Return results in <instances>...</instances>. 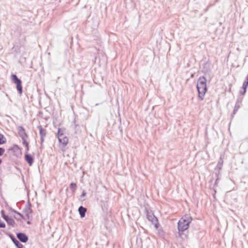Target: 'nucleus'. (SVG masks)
<instances>
[{
  "label": "nucleus",
  "mask_w": 248,
  "mask_h": 248,
  "mask_svg": "<svg viewBox=\"0 0 248 248\" xmlns=\"http://www.w3.org/2000/svg\"><path fill=\"white\" fill-rule=\"evenodd\" d=\"M87 211V209L86 208L83 207L81 206L78 208V212L79 213L80 216L81 217H84L85 216V213Z\"/></svg>",
  "instance_id": "obj_9"
},
{
  "label": "nucleus",
  "mask_w": 248,
  "mask_h": 248,
  "mask_svg": "<svg viewBox=\"0 0 248 248\" xmlns=\"http://www.w3.org/2000/svg\"><path fill=\"white\" fill-rule=\"evenodd\" d=\"M77 185L75 183H71L69 186L70 189L72 190V192H75L77 189Z\"/></svg>",
  "instance_id": "obj_16"
},
{
  "label": "nucleus",
  "mask_w": 248,
  "mask_h": 248,
  "mask_svg": "<svg viewBox=\"0 0 248 248\" xmlns=\"http://www.w3.org/2000/svg\"><path fill=\"white\" fill-rule=\"evenodd\" d=\"M8 220H7V223L9 225H11L12 226H14V224L15 223V222L13 218H11V217L9 219H8Z\"/></svg>",
  "instance_id": "obj_17"
},
{
  "label": "nucleus",
  "mask_w": 248,
  "mask_h": 248,
  "mask_svg": "<svg viewBox=\"0 0 248 248\" xmlns=\"http://www.w3.org/2000/svg\"><path fill=\"white\" fill-rule=\"evenodd\" d=\"M1 159H0V164L1 163Z\"/></svg>",
  "instance_id": "obj_28"
},
{
  "label": "nucleus",
  "mask_w": 248,
  "mask_h": 248,
  "mask_svg": "<svg viewBox=\"0 0 248 248\" xmlns=\"http://www.w3.org/2000/svg\"><path fill=\"white\" fill-rule=\"evenodd\" d=\"M191 221L192 218L188 215H185L182 217L178 222V229L179 231L184 232L187 230Z\"/></svg>",
  "instance_id": "obj_2"
},
{
  "label": "nucleus",
  "mask_w": 248,
  "mask_h": 248,
  "mask_svg": "<svg viewBox=\"0 0 248 248\" xmlns=\"http://www.w3.org/2000/svg\"><path fill=\"white\" fill-rule=\"evenodd\" d=\"M193 77H194V74H191V77L193 78Z\"/></svg>",
  "instance_id": "obj_27"
},
{
  "label": "nucleus",
  "mask_w": 248,
  "mask_h": 248,
  "mask_svg": "<svg viewBox=\"0 0 248 248\" xmlns=\"http://www.w3.org/2000/svg\"><path fill=\"white\" fill-rule=\"evenodd\" d=\"M17 129L18 135L21 139L28 137V135L25 132V130L23 127L18 126Z\"/></svg>",
  "instance_id": "obj_6"
},
{
  "label": "nucleus",
  "mask_w": 248,
  "mask_h": 248,
  "mask_svg": "<svg viewBox=\"0 0 248 248\" xmlns=\"http://www.w3.org/2000/svg\"><path fill=\"white\" fill-rule=\"evenodd\" d=\"M86 192H85V190H83V191H82V194H81V197H84V196L86 195Z\"/></svg>",
  "instance_id": "obj_23"
},
{
  "label": "nucleus",
  "mask_w": 248,
  "mask_h": 248,
  "mask_svg": "<svg viewBox=\"0 0 248 248\" xmlns=\"http://www.w3.org/2000/svg\"><path fill=\"white\" fill-rule=\"evenodd\" d=\"M147 218L155 226V229H157L159 225L158 219L151 211L147 212Z\"/></svg>",
  "instance_id": "obj_4"
},
{
  "label": "nucleus",
  "mask_w": 248,
  "mask_h": 248,
  "mask_svg": "<svg viewBox=\"0 0 248 248\" xmlns=\"http://www.w3.org/2000/svg\"><path fill=\"white\" fill-rule=\"evenodd\" d=\"M223 164V160L221 159H220L218 161V165H221Z\"/></svg>",
  "instance_id": "obj_22"
},
{
  "label": "nucleus",
  "mask_w": 248,
  "mask_h": 248,
  "mask_svg": "<svg viewBox=\"0 0 248 248\" xmlns=\"http://www.w3.org/2000/svg\"><path fill=\"white\" fill-rule=\"evenodd\" d=\"M39 129V134L41 137H46V130L42 127L41 126H38L37 127Z\"/></svg>",
  "instance_id": "obj_11"
},
{
  "label": "nucleus",
  "mask_w": 248,
  "mask_h": 248,
  "mask_svg": "<svg viewBox=\"0 0 248 248\" xmlns=\"http://www.w3.org/2000/svg\"><path fill=\"white\" fill-rule=\"evenodd\" d=\"M12 79L13 82L16 84L17 89L20 94L22 93V87L21 85V81L17 77L16 75L12 76Z\"/></svg>",
  "instance_id": "obj_5"
},
{
  "label": "nucleus",
  "mask_w": 248,
  "mask_h": 248,
  "mask_svg": "<svg viewBox=\"0 0 248 248\" xmlns=\"http://www.w3.org/2000/svg\"><path fill=\"white\" fill-rule=\"evenodd\" d=\"M17 238L21 242L25 243L28 240V236L23 233H18L17 234Z\"/></svg>",
  "instance_id": "obj_7"
},
{
  "label": "nucleus",
  "mask_w": 248,
  "mask_h": 248,
  "mask_svg": "<svg viewBox=\"0 0 248 248\" xmlns=\"http://www.w3.org/2000/svg\"><path fill=\"white\" fill-rule=\"evenodd\" d=\"M248 86V80H247V81H245L243 84V89L244 91L240 92V93L242 94L243 95L245 93Z\"/></svg>",
  "instance_id": "obj_12"
},
{
  "label": "nucleus",
  "mask_w": 248,
  "mask_h": 248,
  "mask_svg": "<svg viewBox=\"0 0 248 248\" xmlns=\"http://www.w3.org/2000/svg\"><path fill=\"white\" fill-rule=\"evenodd\" d=\"M11 150L15 153L16 155H21V150L17 145H14L11 149Z\"/></svg>",
  "instance_id": "obj_8"
},
{
  "label": "nucleus",
  "mask_w": 248,
  "mask_h": 248,
  "mask_svg": "<svg viewBox=\"0 0 248 248\" xmlns=\"http://www.w3.org/2000/svg\"><path fill=\"white\" fill-rule=\"evenodd\" d=\"M15 212H16V213H17V214L18 215H19L20 216H21V214H20V213H17V212H16V211H15Z\"/></svg>",
  "instance_id": "obj_26"
},
{
  "label": "nucleus",
  "mask_w": 248,
  "mask_h": 248,
  "mask_svg": "<svg viewBox=\"0 0 248 248\" xmlns=\"http://www.w3.org/2000/svg\"><path fill=\"white\" fill-rule=\"evenodd\" d=\"M45 137H41V141L43 143L44 141V139Z\"/></svg>",
  "instance_id": "obj_25"
},
{
  "label": "nucleus",
  "mask_w": 248,
  "mask_h": 248,
  "mask_svg": "<svg viewBox=\"0 0 248 248\" xmlns=\"http://www.w3.org/2000/svg\"><path fill=\"white\" fill-rule=\"evenodd\" d=\"M5 224L1 221V220L0 219V228H5Z\"/></svg>",
  "instance_id": "obj_19"
},
{
  "label": "nucleus",
  "mask_w": 248,
  "mask_h": 248,
  "mask_svg": "<svg viewBox=\"0 0 248 248\" xmlns=\"http://www.w3.org/2000/svg\"><path fill=\"white\" fill-rule=\"evenodd\" d=\"M10 217H9L8 216L5 215L4 216L3 218L7 222L8 219H9Z\"/></svg>",
  "instance_id": "obj_20"
},
{
  "label": "nucleus",
  "mask_w": 248,
  "mask_h": 248,
  "mask_svg": "<svg viewBox=\"0 0 248 248\" xmlns=\"http://www.w3.org/2000/svg\"><path fill=\"white\" fill-rule=\"evenodd\" d=\"M3 136L2 135L0 134V144H2L4 143L5 141L3 140Z\"/></svg>",
  "instance_id": "obj_18"
},
{
  "label": "nucleus",
  "mask_w": 248,
  "mask_h": 248,
  "mask_svg": "<svg viewBox=\"0 0 248 248\" xmlns=\"http://www.w3.org/2000/svg\"><path fill=\"white\" fill-rule=\"evenodd\" d=\"M1 215L2 218L4 216H5L6 215L4 214V211L3 210L1 211Z\"/></svg>",
  "instance_id": "obj_24"
},
{
  "label": "nucleus",
  "mask_w": 248,
  "mask_h": 248,
  "mask_svg": "<svg viewBox=\"0 0 248 248\" xmlns=\"http://www.w3.org/2000/svg\"><path fill=\"white\" fill-rule=\"evenodd\" d=\"M27 138H24L23 139H21L22 140L23 145L26 147V151H28L29 150V143L26 140V139Z\"/></svg>",
  "instance_id": "obj_13"
},
{
  "label": "nucleus",
  "mask_w": 248,
  "mask_h": 248,
  "mask_svg": "<svg viewBox=\"0 0 248 248\" xmlns=\"http://www.w3.org/2000/svg\"><path fill=\"white\" fill-rule=\"evenodd\" d=\"M240 107H241L240 102H239L238 101H237L234 106V109L233 111V114H235L237 111V110L239 109V108H240Z\"/></svg>",
  "instance_id": "obj_15"
},
{
  "label": "nucleus",
  "mask_w": 248,
  "mask_h": 248,
  "mask_svg": "<svg viewBox=\"0 0 248 248\" xmlns=\"http://www.w3.org/2000/svg\"><path fill=\"white\" fill-rule=\"evenodd\" d=\"M4 150L2 148H0V155H2L4 153Z\"/></svg>",
  "instance_id": "obj_21"
},
{
  "label": "nucleus",
  "mask_w": 248,
  "mask_h": 248,
  "mask_svg": "<svg viewBox=\"0 0 248 248\" xmlns=\"http://www.w3.org/2000/svg\"><path fill=\"white\" fill-rule=\"evenodd\" d=\"M206 80L203 77H200L197 82V88L199 93V97L203 100L205 93L207 91Z\"/></svg>",
  "instance_id": "obj_1"
},
{
  "label": "nucleus",
  "mask_w": 248,
  "mask_h": 248,
  "mask_svg": "<svg viewBox=\"0 0 248 248\" xmlns=\"http://www.w3.org/2000/svg\"><path fill=\"white\" fill-rule=\"evenodd\" d=\"M25 159L28 162L30 166L32 165L33 163V158L30 155L26 154L25 156Z\"/></svg>",
  "instance_id": "obj_10"
},
{
  "label": "nucleus",
  "mask_w": 248,
  "mask_h": 248,
  "mask_svg": "<svg viewBox=\"0 0 248 248\" xmlns=\"http://www.w3.org/2000/svg\"><path fill=\"white\" fill-rule=\"evenodd\" d=\"M27 138H24L23 139H21L22 140L23 145L26 147V151H28L29 150V143L26 140V139Z\"/></svg>",
  "instance_id": "obj_14"
},
{
  "label": "nucleus",
  "mask_w": 248,
  "mask_h": 248,
  "mask_svg": "<svg viewBox=\"0 0 248 248\" xmlns=\"http://www.w3.org/2000/svg\"><path fill=\"white\" fill-rule=\"evenodd\" d=\"M58 139L60 143V147L62 151L64 150V148L68 143V139L63 133L61 129H59L58 131Z\"/></svg>",
  "instance_id": "obj_3"
}]
</instances>
